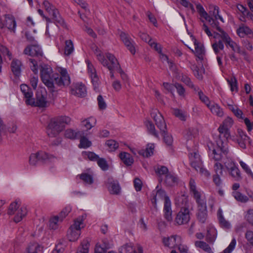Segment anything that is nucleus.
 <instances>
[{
	"mask_svg": "<svg viewBox=\"0 0 253 253\" xmlns=\"http://www.w3.org/2000/svg\"><path fill=\"white\" fill-rule=\"evenodd\" d=\"M38 155L40 161L43 163L53 162L56 160L55 156L43 151H39Z\"/></svg>",
	"mask_w": 253,
	"mask_h": 253,
	"instance_id": "nucleus-28",
	"label": "nucleus"
},
{
	"mask_svg": "<svg viewBox=\"0 0 253 253\" xmlns=\"http://www.w3.org/2000/svg\"><path fill=\"white\" fill-rule=\"evenodd\" d=\"M232 196L238 202L245 203L248 202L249 198L239 191H233Z\"/></svg>",
	"mask_w": 253,
	"mask_h": 253,
	"instance_id": "nucleus-45",
	"label": "nucleus"
},
{
	"mask_svg": "<svg viewBox=\"0 0 253 253\" xmlns=\"http://www.w3.org/2000/svg\"><path fill=\"white\" fill-rule=\"evenodd\" d=\"M4 24L5 28H7L9 30L13 33L15 32L16 24L15 19L12 16L9 15H5Z\"/></svg>",
	"mask_w": 253,
	"mask_h": 253,
	"instance_id": "nucleus-27",
	"label": "nucleus"
},
{
	"mask_svg": "<svg viewBox=\"0 0 253 253\" xmlns=\"http://www.w3.org/2000/svg\"><path fill=\"white\" fill-rule=\"evenodd\" d=\"M190 192L194 198L195 199L198 205L206 203L204 199L202 197V193L197 188L196 182L193 179L189 181Z\"/></svg>",
	"mask_w": 253,
	"mask_h": 253,
	"instance_id": "nucleus-10",
	"label": "nucleus"
},
{
	"mask_svg": "<svg viewBox=\"0 0 253 253\" xmlns=\"http://www.w3.org/2000/svg\"><path fill=\"white\" fill-rule=\"evenodd\" d=\"M189 158L191 167L196 171H198V168L203 166V163L199 154L196 152H192L189 154Z\"/></svg>",
	"mask_w": 253,
	"mask_h": 253,
	"instance_id": "nucleus-19",
	"label": "nucleus"
},
{
	"mask_svg": "<svg viewBox=\"0 0 253 253\" xmlns=\"http://www.w3.org/2000/svg\"><path fill=\"white\" fill-rule=\"evenodd\" d=\"M85 184L90 185L93 183V174L92 173L84 172L78 175Z\"/></svg>",
	"mask_w": 253,
	"mask_h": 253,
	"instance_id": "nucleus-41",
	"label": "nucleus"
},
{
	"mask_svg": "<svg viewBox=\"0 0 253 253\" xmlns=\"http://www.w3.org/2000/svg\"><path fill=\"white\" fill-rule=\"evenodd\" d=\"M55 71L56 75L53 79L54 85L61 88L69 86L71 83V79L67 70L62 67H57Z\"/></svg>",
	"mask_w": 253,
	"mask_h": 253,
	"instance_id": "nucleus-6",
	"label": "nucleus"
},
{
	"mask_svg": "<svg viewBox=\"0 0 253 253\" xmlns=\"http://www.w3.org/2000/svg\"><path fill=\"white\" fill-rule=\"evenodd\" d=\"M89 243L87 240H84L79 247L77 253H88Z\"/></svg>",
	"mask_w": 253,
	"mask_h": 253,
	"instance_id": "nucleus-51",
	"label": "nucleus"
},
{
	"mask_svg": "<svg viewBox=\"0 0 253 253\" xmlns=\"http://www.w3.org/2000/svg\"><path fill=\"white\" fill-rule=\"evenodd\" d=\"M227 155L226 156H224L226 157V159L223 161V166L226 170H228L236 165L234 160L231 157H228Z\"/></svg>",
	"mask_w": 253,
	"mask_h": 253,
	"instance_id": "nucleus-50",
	"label": "nucleus"
},
{
	"mask_svg": "<svg viewBox=\"0 0 253 253\" xmlns=\"http://www.w3.org/2000/svg\"><path fill=\"white\" fill-rule=\"evenodd\" d=\"M165 182L168 186H172L177 183V178L172 174H168L166 175Z\"/></svg>",
	"mask_w": 253,
	"mask_h": 253,
	"instance_id": "nucleus-48",
	"label": "nucleus"
},
{
	"mask_svg": "<svg viewBox=\"0 0 253 253\" xmlns=\"http://www.w3.org/2000/svg\"><path fill=\"white\" fill-rule=\"evenodd\" d=\"M220 33H216L214 32V38L218 39L220 38L225 43L226 45L230 47L232 50L238 53L246 55L245 51L241 49L240 47L234 42L229 36V35L224 31L220 27H217L216 29Z\"/></svg>",
	"mask_w": 253,
	"mask_h": 253,
	"instance_id": "nucleus-7",
	"label": "nucleus"
},
{
	"mask_svg": "<svg viewBox=\"0 0 253 253\" xmlns=\"http://www.w3.org/2000/svg\"><path fill=\"white\" fill-rule=\"evenodd\" d=\"M24 54L36 58H40L43 56L41 48L38 45L27 46L23 51Z\"/></svg>",
	"mask_w": 253,
	"mask_h": 253,
	"instance_id": "nucleus-13",
	"label": "nucleus"
},
{
	"mask_svg": "<svg viewBox=\"0 0 253 253\" xmlns=\"http://www.w3.org/2000/svg\"><path fill=\"white\" fill-rule=\"evenodd\" d=\"M145 126L149 133L151 134L157 138H159L158 133L156 131L155 126L152 122L149 121H147L145 122Z\"/></svg>",
	"mask_w": 253,
	"mask_h": 253,
	"instance_id": "nucleus-47",
	"label": "nucleus"
},
{
	"mask_svg": "<svg viewBox=\"0 0 253 253\" xmlns=\"http://www.w3.org/2000/svg\"><path fill=\"white\" fill-rule=\"evenodd\" d=\"M195 245L196 247L201 248L207 252L211 251V248L206 242L201 241H197L195 242Z\"/></svg>",
	"mask_w": 253,
	"mask_h": 253,
	"instance_id": "nucleus-58",
	"label": "nucleus"
},
{
	"mask_svg": "<svg viewBox=\"0 0 253 253\" xmlns=\"http://www.w3.org/2000/svg\"><path fill=\"white\" fill-rule=\"evenodd\" d=\"M47 103L46 92L38 91L36 93V101L34 100V103L33 104H28V105L45 107L47 105Z\"/></svg>",
	"mask_w": 253,
	"mask_h": 253,
	"instance_id": "nucleus-18",
	"label": "nucleus"
},
{
	"mask_svg": "<svg viewBox=\"0 0 253 253\" xmlns=\"http://www.w3.org/2000/svg\"><path fill=\"white\" fill-rule=\"evenodd\" d=\"M207 217V211L206 203L198 205L197 217L201 223H205Z\"/></svg>",
	"mask_w": 253,
	"mask_h": 253,
	"instance_id": "nucleus-23",
	"label": "nucleus"
},
{
	"mask_svg": "<svg viewBox=\"0 0 253 253\" xmlns=\"http://www.w3.org/2000/svg\"><path fill=\"white\" fill-rule=\"evenodd\" d=\"M71 93L79 97H84L86 94V88L84 85L82 84H78L76 85L75 89H72Z\"/></svg>",
	"mask_w": 253,
	"mask_h": 253,
	"instance_id": "nucleus-32",
	"label": "nucleus"
},
{
	"mask_svg": "<svg viewBox=\"0 0 253 253\" xmlns=\"http://www.w3.org/2000/svg\"><path fill=\"white\" fill-rule=\"evenodd\" d=\"M41 78L42 83L48 88L50 92L57 90L53 83V79L56 73L53 74L52 68L47 65H43L40 68Z\"/></svg>",
	"mask_w": 253,
	"mask_h": 253,
	"instance_id": "nucleus-3",
	"label": "nucleus"
},
{
	"mask_svg": "<svg viewBox=\"0 0 253 253\" xmlns=\"http://www.w3.org/2000/svg\"><path fill=\"white\" fill-rule=\"evenodd\" d=\"M162 242L165 247L173 249L177 247L181 242V238L177 235H172L170 237H164L162 238Z\"/></svg>",
	"mask_w": 253,
	"mask_h": 253,
	"instance_id": "nucleus-11",
	"label": "nucleus"
},
{
	"mask_svg": "<svg viewBox=\"0 0 253 253\" xmlns=\"http://www.w3.org/2000/svg\"><path fill=\"white\" fill-rule=\"evenodd\" d=\"M20 89L24 96L26 104H33L34 98L33 97V93L31 89L25 84H21Z\"/></svg>",
	"mask_w": 253,
	"mask_h": 253,
	"instance_id": "nucleus-16",
	"label": "nucleus"
},
{
	"mask_svg": "<svg viewBox=\"0 0 253 253\" xmlns=\"http://www.w3.org/2000/svg\"><path fill=\"white\" fill-rule=\"evenodd\" d=\"M237 138L235 139L240 146L243 149L246 148L247 144L250 143V138L247 134L242 130L238 129Z\"/></svg>",
	"mask_w": 253,
	"mask_h": 253,
	"instance_id": "nucleus-17",
	"label": "nucleus"
},
{
	"mask_svg": "<svg viewBox=\"0 0 253 253\" xmlns=\"http://www.w3.org/2000/svg\"><path fill=\"white\" fill-rule=\"evenodd\" d=\"M217 232L216 229L211 225L207 228L206 240L208 242L213 244L217 237Z\"/></svg>",
	"mask_w": 253,
	"mask_h": 253,
	"instance_id": "nucleus-25",
	"label": "nucleus"
},
{
	"mask_svg": "<svg viewBox=\"0 0 253 253\" xmlns=\"http://www.w3.org/2000/svg\"><path fill=\"white\" fill-rule=\"evenodd\" d=\"M227 170L230 175H231L235 180H240L242 179L240 171L237 165Z\"/></svg>",
	"mask_w": 253,
	"mask_h": 253,
	"instance_id": "nucleus-40",
	"label": "nucleus"
},
{
	"mask_svg": "<svg viewBox=\"0 0 253 253\" xmlns=\"http://www.w3.org/2000/svg\"><path fill=\"white\" fill-rule=\"evenodd\" d=\"M85 62L87 65V72L91 78L94 88L95 90L97 89L99 84V80L97 75L96 70L89 60H86Z\"/></svg>",
	"mask_w": 253,
	"mask_h": 253,
	"instance_id": "nucleus-14",
	"label": "nucleus"
},
{
	"mask_svg": "<svg viewBox=\"0 0 253 253\" xmlns=\"http://www.w3.org/2000/svg\"><path fill=\"white\" fill-rule=\"evenodd\" d=\"M210 8L211 10H213L212 11V15L214 17V19H213L218 25V23L217 22V19H219L222 22H224L222 17L219 15V8L218 6L215 5H210ZM211 12V10L210 12Z\"/></svg>",
	"mask_w": 253,
	"mask_h": 253,
	"instance_id": "nucleus-46",
	"label": "nucleus"
},
{
	"mask_svg": "<svg viewBox=\"0 0 253 253\" xmlns=\"http://www.w3.org/2000/svg\"><path fill=\"white\" fill-rule=\"evenodd\" d=\"M196 91L198 92V96L200 100L204 103L207 107L209 105L211 104L212 102L210 100L209 97L205 95L203 91L199 88L198 90H196Z\"/></svg>",
	"mask_w": 253,
	"mask_h": 253,
	"instance_id": "nucleus-52",
	"label": "nucleus"
},
{
	"mask_svg": "<svg viewBox=\"0 0 253 253\" xmlns=\"http://www.w3.org/2000/svg\"><path fill=\"white\" fill-rule=\"evenodd\" d=\"M154 148L155 146L154 144H148L145 150H140L138 151V153L144 157H149L153 154Z\"/></svg>",
	"mask_w": 253,
	"mask_h": 253,
	"instance_id": "nucleus-34",
	"label": "nucleus"
},
{
	"mask_svg": "<svg viewBox=\"0 0 253 253\" xmlns=\"http://www.w3.org/2000/svg\"><path fill=\"white\" fill-rule=\"evenodd\" d=\"M106 145L110 151H114L119 147V143L112 139L107 140L106 142Z\"/></svg>",
	"mask_w": 253,
	"mask_h": 253,
	"instance_id": "nucleus-59",
	"label": "nucleus"
},
{
	"mask_svg": "<svg viewBox=\"0 0 253 253\" xmlns=\"http://www.w3.org/2000/svg\"><path fill=\"white\" fill-rule=\"evenodd\" d=\"M42 5L45 10L49 13L50 14L51 11L54 10L56 7L52 4L50 3L47 0H44L42 2Z\"/></svg>",
	"mask_w": 253,
	"mask_h": 253,
	"instance_id": "nucleus-64",
	"label": "nucleus"
},
{
	"mask_svg": "<svg viewBox=\"0 0 253 253\" xmlns=\"http://www.w3.org/2000/svg\"><path fill=\"white\" fill-rule=\"evenodd\" d=\"M175 203L180 209L184 208H189L188 196L183 193H180L177 195L175 199Z\"/></svg>",
	"mask_w": 253,
	"mask_h": 253,
	"instance_id": "nucleus-20",
	"label": "nucleus"
},
{
	"mask_svg": "<svg viewBox=\"0 0 253 253\" xmlns=\"http://www.w3.org/2000/svg\"><path fill=\"white\" fill-rule=\"evenodd\" d=\"M227 82L230 85V90L232 92L238 91L237 81L235 77L227 79Z\"/></svg>",
	"mask_w": 253,
	"mask_h": 253,
	"instance_id": "nucleus-54",
	"label": "nucleus"
},
{
	"mask_svg": "<svg viewBox=\"0 0 253 253\" xmlns=\"http://www.w3.org/2000/svg\"><path fill=\"white\" fill-rule=\"evenodd\" d=\"M1 55L4 57H7L9 60L12 58V54L9 49L2 45L0 44V72H1V64L2 63V60Z\"/></svg>",
	"mask_w": 253,
	"mask_h": 253,
	"instance_id": "nucleus-37",
	"label": "nucleus"
},
{
	"mask_svg": "<svg viewBox=\"0 0 253 253\" xmlns=\"http://www.w3.org/2000/svg\"><path fill=\"white\" fill-rule=\"evenodd\" d=\"M108 190L112 194H119L121 192V187L117 181L109 179Z\"/></svg>",
	"mask_w": 253,
	"mask_h": 253,
	"instance_id": "nucleus-31",
	"label": "nucleus"
},
{
	"mask_svg": "<svg viewBox=\"0 0 253 253\" xmlns=\"http://www.w3.org/2000/svg\"><path fill=\"white\" fill-rule=\"evenodd\" d=\"M50 14L52 16V18L55 23L62 26L65 25L64 20L61 17L59 12L56 8H54Z\"/></svg>",
	"mask_w": 253,
	"mask_h": 253,
	"instance_id": "nucleus-35",
	"label": "nucleus"
},
{
	"mask_svg": "<svg viewBox=\"0 0 253 253\" xmlns=\"http://www.w3.org/2000/svg\"><path fill=\"white\" fill-rule=\"evenodd\" d=\"M208 108L213 115L218 117H222L224 116L223 109L217 103L212 102Z\"/></svg>",
	"mask_w": 253,
	"mask_h": 253,
	"instance_id": "nucleus-26",
	"label": "nucleus"
},
{
	"mask_svg": "<svg viewBox=\"0 0 253 253\" xmlns=\"http://www.w3.org/2000/svg\"><path fill=\"white\" fill-rule=\"evenodd\" d=\"M151 116L155 122L157 126L160 129L161 133L164 137V141L168 145H171L173 142L171 135L167 132V126L164 118L157 109L153 110Z\"/></svg>",
	"mask_w": 253,
	"mask_h": 253,
	"instance_id": "nucleus-2",
	"label": "nucleus"
},
{
	"mask_svg": "<svg viewBox=\"0 0 253 253\" xmlns=\"http://www.w3.org/2000/svg\"><path fill=\"white\" fill-rule=\"evenodd\" d=\"M21 62L18 59H13L11 63V69L13 74L19 77L21 72Z\"/></svg>",
	"mask_w": 253,
	"mask_h": 253,
	"instance_id": "nucleus-30",
	"label": "nucleus"
},
{
	"mask_svg": "<svg viewBox=\"0 0 253 253\" xmlns=\"http://www.w3.org/2000/svg\"><path fill=\"white\" fill-rule=\"evenodd\" d=\"M39 161H40V160L38 151L30 155L29 159V163L30 165L35 166L38 164Z\"/></svg>",
	"mask_w": 253,
	"mask_h": 253,
	"instance_id": "nucleus-56",
	"label": "nucleus"
},
{
	"mask_svg": "<svg viewBox=\"0 0 253 253\" xmlns=\"http://www.w3.org/2000/svg\"><path fill=\"white\" fill-rule=\"evenodd\" d=\"M82 123L86 129L88 130L95 126L96 123V120L95 118L91 117L83 120Z\"/></svg>",
	"mask_w": 253,
	"mask_h": 253,
	"instance_id": "nucleus-44",
	"label": "nucleus"
},
{
	"mask_svg": "<svg viewBox=\"0 0 253 253\" xmlns=\"http://www.w3.org/2000/svg\"><path fill=\"white\" fill-rule=\"evenodd\" d=\"M196 9L200 16L208 21L212 28L217 29V27H219L213 18L208 15V13L205 11L203 6L201 4L196 5Z\"/></svg>",
	"mask_w": 253,
	"mask_h": 253,
	"instance_id": "nucleus-15",
	"label": "nucleus"
},
{
	"mask_svg": "<svg viewBox=\"0 0 253 253\" xmlns=\"http://www.w3.org/2000/svg\"><path fill=\"white\" fill-rule=\"evenodd\" d=\"M223 42V41L219 40L212 44V47L216 54H217L220 50H222L224 49V46Z\"/></svg>",
	"mask_w": 253,
	"mask_h": 253,
	"instance_id": "nucleus-55",
	"label": "nucleus"
},
{
	"mask_svg": "<svg viewBox=\"0 0 253 253\" xmlns=\"http://www.w3.org/2000/svg\"><path fill=\"white\" fill-rule=\"evenodd\" d=\"M21 202L16 200L11 203L8 208L7 214L9 215H14L13 220L15 223L21 221L27 213V209L24 206H20Z\"/></svg>",
	"mask_w": 253,
	"mask_h": 253,
	"instance_id": "nucleus-4",
	"label": "nucleus"
},
{
	"mask_svg": "<svg viewBox=\"0 0 253 253\" xmlns=\"http://www.w3.org/2000/svg\"><path fill=\"white\" fill-rule=\"evenodd\" d=\"M64 127L65 126L58 123L55 118L52 119L47 127V134L49 137H55L63 130Z\"/></svg>",
	"mask_w": 253,
	"mask_h": 253,
	"instance_id": "nucleus-9",
	"label": "nucleus"
},
{
	"mask_svg": "<svg viewBox=\"0 0 253 253\" xmlns=\"http://www.w3.org/2000/svg\"><path fill=\"white\" fill-rule=\"evenodd\" d=\"M155 171L156 173L159 176L166 175L168 174V169L163 166H158L155 168Z\"/></svg>",
	"mask_w": 253,
	"mask_h": 253,
	"instance_id": "nucleus-53",
	"label": "nucleus"
},
{
	"mask_svg": "<svg viewBox=\"0 0 253 253\" xmlns=\"http://www.w3.org/2000/svg\"><path fill=\"white\" fill-rule=\"evenodd\" d=\"M121 253H136L130 244H126L120 248Z\"/></svg>",
	"mask_w": 253,
	"mask_h": 253,
	"instance_id": "nucleus-61",
	"label": "nucleus"
},
{
	"mask_svg": "<svg viewBox=\"0 0 253 253\" xmlns=\"http://www.w3.org/2000/svg\"><path fill=\"white\" fill-rule=\"evenodd\" d=\"M153 195L152 202L155 206H156L157 202L159 200H164V203H166L167 200L170 201L165 191L162 189L158 190L156 192L154 191Z\"/></svg>",
	"mask_w": 253,
	"mask_h": 253,
	"instance_id": "nucleus-22",
	"label": "nucleus"
},
{
	"mask_svg": "<svg viewBox=\"0 0 253 253\" xmlns=\"http://www.w3.org/2000/svg\"><path fill=\"white\" fill-rule=\"evenodd\" d=\"M190 220V211L188 208L180 209L175 219V222L178 225L186 224Z\"/></svg>",
	"mask_w": 253,
	"mask_h": 253,
	"instance_id": "nucleus-12",
	"label": "nucleus"
},
{
	"mask_svg": "<svg viewBox=\"0 0 253 253\" xmlns=\"http://www.w3.org/2000/svg\"><path fill=\"white\" fill-rule=\"evenodd\" d=\"M83 134L82 131H75L72 129H67L64 133L65 137L71 139H75L81 136Z\"/></svg>",
	"mask_w": 253,
	"mask_h": 253,
	"instance_id": "nucleus-38",
	"label": "nucleus"
},
{
	"mask_svg": "<svg viewBox=\"0 0 253 253\" xmlns=\"http://www.w3.org/2000/svg\"><path fill=\"white\" fill-rule=\"evenodd\" d=\"M218 131L220 133V137L223 136L227 139L230 136L229 128L225 127L220 125L218 128Z\"/></svg>",
	"mask_w": 253,
	"mask_h": 253,
	"instance_id": "nucleus-57",
	"label": "nucleus"
},
{
	"mask_svg": "<svg viewBox=\"0 0 253 253\" xmlns=\"http://www.w3.org/2000/svg\"><path fill=\"white\" fill-rule=\"evenodd\" d=\"M173 86L176 89L177 92L179 96L182 97L185 96V89L181 84L178 83H175L174 84Z\"/></svg>",
	"mask_w": 253,
	"mask_h": 253,
	"instance_id": "nucleus-63",
	"label": "nucleus"
},
{
	"mask_svg": "<svg viewBox=\"0 0 253 253\" xmlns=\"http://www.w3.org/2000/svg\"><path fill=\"white\" fill-rule=\"evenodd\" d=\"M119 157L122 162L127 166H131L134 160L131 155L126 152H123L119 154Z\"/></svg>",
	"mask_w": 253,
	"mask_h": 253,
	"instance_id": "nucleus-36",
	"label": "nucleus"
},
{
	"mask_svg": "<svg viewBox=\"0 0 253 253\" xmlns=\"http://www.w3.org/2000/svg\"><path fill=\"white\" fill-rule=\"evenodd\" d=\"M237 33L240 37H244L246 35L253 34L252 30L248 27L242 25L237 30Z\"/></svg>",
	"mask_w": 253,
	"mask_h": 253,
	"instance_id": "nucleus-42",
	"label": "nucleus"
},
{
	"mask_svg": "<svg viewBox=\"0 0 253 253\" xmlns=\"http://www.w3.org/2000/svg\"><path fill=\"white\" fill-rule=\"evenodd\" d=\"M120 38L130 52L132 54H134L135 53V50L134 47V42L124 32H122L120 34Z\"/></svg>",
	"mask_w": 253,
	"mask_h": 253,
	"instance_id": "nucleus-21",
	"label": "nucleus"
},
{
	"mask_svg": "<svg viewBox=\"0 0 253 253\" xmlns=\"http://www.w3.org/2000/svg\"><path fill=\"white\" fill-rule=\"evenodd\" d=\"M40 250V246L38 243H31L27 247L24 253H38Z\"/></svg>",
	"mask_w": 253,
	"mask_h": 253,
	"instance_id": "nucleus-43",
	"label": "nucleus"
},
{
	"mask_svg": "<svg viewBox=\"0 0 253 253\" xmlns=\"http://www.w3.org/2000/svg\"><path fill=\"white\" fill-rule=\"evenodd\" d=\"M180 81L184 83L189 87L193 89L194 91L199 90V87L196 86L193 84L190 78L187 75L182 74L180 76Z\"/></svg>",
	"mask_w": 253,
	"mask_h": 253,
	"instance_id": "nucleus-39",
	"label": "nucleus"
},
{
	"mask_svg": "<svg viewBox=\"0 0 253 253\" xmlns=\"http://www.w3.org/2000/svg\"><path fill=\"white\" fill-rule=\"evenodd\" d=\"M84 227V220L79 217L75 220L74 223L70 227L67 233V237L71 242L76 241L81 235V230Z\"/></svg>",
	"mask_w": 253,
	"mask_h": 253,
	"instance_id": "nucleus-8",
	"label": "nucleus"
},
{
	"mask_svg": "<svg viewBox=\"0 0 253 253\" xmlns=\"http://www.w3.org/2000/svg\"><path fill=\"white\" fill-rule=\"evenodd\" d=\"M164 216L165 218L169 222L172 220L171 203L170 201L167 200L166 203H164Z\"/></svg>",
	"mask_w": 253,
	"mask_h": 253,
	"instance_id": "nucleus-24",
	"label": "nucleus"
},
{
	"mask_svg": "<svg viewBox=\"0 0 253 253\" xmlns=\"http://www.w3.org/2000/svg\"><path fill=\"white\" fill-rule=\"evenodd\" d=\"M80 143L79 145L80 148H87L90 147L91 145V142L86 137L82 136H81Z\"/></svg>",
	"mask_w": 253,
	"mask_h": 253,
	"instance_id": "nucleus-62",
	"label": "nucleus"
},
{
	"mask_svg": "<svg viewBox=\"0 0 253 253\" xmlns=\"http://www.w3.org/2000/svg\"><path fill=\"white\" fill-rule=\"evenodd\" d=\"M74 51L73 43L71 40H67L65 42V46L64 49V54L69 56Z\"/></svg>",
	"mask_w": 253,
	"mask_h": 253,
	"instance_id": "nucleus-49",
	"label": "nucleus"
},
{
	"mask_svg": "<svg viewBox=\"0 0 253 253\" xmlns=\"http://www.w3.org/2000/svg\"><path fill=\"white\" fill-rule=\"evenodd\" d=\"M228 153V148L223 142L221 143V145L217 143V146L215 148L210 149L209 156L214 162L213 169L215 174H223L224 166L220 161L223 159V156H226Z\"/></svg>",
	"mask_w": 253,
	"mask_h": 253,
	"instance_id": "nucleus-1",
	"label": "nucleus"
},
{
	"mask_svg": "<svg viewBox=\"0 0 253 253\" xmlns=\"http://www.w3.org/2000/svg\"><path fill=\"white\" fill-rule=\"evenodd\" d=\"M29 65L31 70L35 74H37L38 73L39 66L37 61L35 59L30 58L29 59Z\"/></svg>",
	"mask_w": 253,
	"mask_h": 253,
	"instance_id": "nucleus-60",
	"label": "nucleus"
},
{
	"mask_svg": "<svg viewBox=\"0 0 253 253\" xmlns=\"http://www.w3.org/2000/svg\"><path fill=\"white\" fill-rule=\"evenodd\" d=\"M98 60L104 67H107L109 71L117 70L120 69L119 62L114 55L107 53L106 54V57L109 61V63L105 59L101 51L96 48L94 51Z\"/></svg>",
	"mask_w": 253,
	"mask_h": 253,
	"instance_id": "nucleus-5",
	"label": "nucleus"
},
{
	"mask_svg": "<svg viewBox=\"0 0 253 253\" xmlns=\"http://www.w3.org/2000/svg\"><path fill=\"white\" fill-rule=\"evenodd\" d=\"M62 217H60L58 215L51 217L49 220L48 226L50 229L56 230L58 228L59 224L63 220Z\"/></svg>",
	"mask_w": 253,
	"mask_h": 253,
	"instance_id": "nucleus-33",
	"label": "nucleus"
},
{
	"mask_svg": "<svg viewBox=\"0 0 253 253\" xmlns=\"http://www.w3.org/2000/svg\"><path fill=\"white\" fill-rule=\"evenodd\" d=\"M195 50L192 49V51L194 52L196 56L199 58V60H203L205 54V50L203 45L194 39V41Z\"/></svg>",
	"mask_w": 253,
	"mask_h": 253,
	"instance_id": "nucleus-29",
	"label": "nucleus"
}]
</instances>
